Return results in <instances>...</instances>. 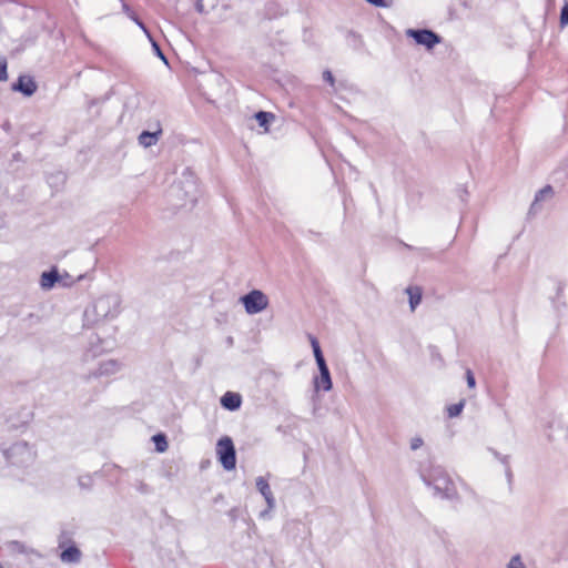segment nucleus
<instances>
[{
    "label": "nucleus",
    "instance_id": "f257e3e1",
    "mask_svg": "<svg viewBox=\"0 0 568 568\" xmlns=\"http://www.w3.org/2000/svg\"><path fill=\"white\" fill-rule=\"evenodd\" d=\"M310 342L320 369V377H317L315 381V387L317 389L329 390L332 388V379L328 367L321 351L320 343L317 338L312 335L310 336Z\"/></svg>",
    "mask_w": 568,
    "mask_h": 568
},
{
    "label": "nucleus",
    "instance_id": "f03ea898",
    "mask_svg": "<svg viewBox=\"0 0 568 568\" xmlns=\"http://www.w3.org/2000/svg\"><path fill=\"white\" fill-rule=\"evenodd\" d=\"M216 454L220 463L226 470H232L236 465V454L232 439L227 436L219 439L216 444Z\"/></svg>",
    "mask_w": 568,
    "mask_h": 568
},
{
    "label": "nucleus",
    "instance_id": "7ed1b4c3",
    "mask_svg": "<svg viewBox=\"0 0 568 568\" xmlns=\"http://www.w3.org/2000/svg\"><path fill=\"white\" fill-rule=\"evenodd\" d=\"M241 301L248 314L260 313L268 305L267 296L258 290H254L244 295Z\"/></svg>",
    "mask_w": 568,
    "mask_h": 568
},
{
    "label": "nucleus",
    "instance_id": "20e7f679",
    "mask_svg": "<svg viewBox=\"0 0 568 568\" xmlns=\"http://www.w3.org/2000/svg\"><path fill=\"white\" fill-rule=\"evenodd\" d=\"M407 34L412 37L418 44L425 45L427 49L434 48L440 42V38L430 30H408Z\"/></svg>",
    "mask_w": 568,
    "mask_h": 568
},
{
    "label": "nucleus",
    "instance_id": "39448f33",
    "mask_svg": "<svg viewBox=\"0 0 568 568\" xmlns=\"http://www.w3.org/2000/svg\"><path fill=\"white\" fill-rule=\"evenodd\" d=\"M11 89L12 91H18L27 97H30L37 91L38 85L32 77L20 75L17 82L12 84Z\"/></svg>",
    "mask_w": 568,
    "mask_h": 568
},
{
    "label": "nucleus",
    "instance_id": "423d86ee",
    "mask_svg": "<svg viewBox=\"0 0 568 568\" xmlns=\"http://www.w3.org/2000/svg\"><path fill=\"white\" fill-rule=\"evenodd\" d=\"M241 395L233 392H226L221 398L222 406L230 410L237 409L241 406Z\"/></svg>",
    "mask_w": 568,
    "mask_h": 568
},
{
    "label": "nucleus",
    "instance_id": "0eeeda50",
    "mask_svg": "<svg viewBox=\"0 0 568 568\" xmlns=\"http://www.w3.org/2000/svg\"><path fill=\"white\" fill-rule=\"evenodd\" d=\"M406 293L409 298L410 311L414 312L422 301L423 290L420 286L413 285L406 288Z\"/></svg>",
    "mask_w": 568,
    "mask_h": 568
},
{
    "label": "nucleus",
    "instance_id": "6e6552de",
    "mask_svg": "<svg viewBox=\"0 0 568 568\" xmlns=\"http://www.w3.org/2000/svg\"><path fill=\"white\" fill-rule=\"evenodd\" d=\"M80 557L81 552L75 546L68 547L60 555L63 562H77L80 560Z\"/></svg>",
    "mask_w": 568,
    "mask_h": 568
},
{
    "label": "nucleus",
    "instance_id": "1a4fd4ad",
    "mask_svg": "<svg viewBox=\"0 0 568 568\" xmlns=\"http://www.w3.org/2000/svg\"><path fill=\"white\" fill-rule=\"evenodd\" d=\"M161 132H162L161 130H159L158 132H154V133H151L149 131H143L139 135L140 144H142L145 148L153 145L156 142L158 135L161 134Z\"/></svg>",
    "mask_w": 568,
    "mask_h": 568
},
{
    "label": "nucleus",
    "instance_id": "9d476101",
    "mask_svg": "<svg viewBox=\"0 0 568 568\" xmlns=\"http://www.w3.org/2000/svg\"><path fill=\"white\" fill-rule=\"evenodd\" d=\"M255 119L258 122L260 126L264 128L265 132H267L268 124L275 119V115L271 112L258 111L255 114Z\"/></svg>",
    "mask_w": 568,
    "mask_h": 568
},
{
    "label": "nucleus",
    "instance_id": "9b49d317",
    "mask_svg": "<svg viewBox=\"0 0 568 568\" xmlns=\"http://www.w3.org/2000/svg\"><path fill=\"white\" fill-rule=\"evenodd\" d=\"M256 487L260 490V493L265 497L267 503H271L273 496L267 480L263 477H258L256 479Z\"/></svg>",
    "mask_w": 568,
    "mask_h": 568
},
{
    "label": "nucleus",
    "instance_id": "f8f14e48",
    "mask_svg": "<svg viewBox=\"0 0 568 568\" xmlns=\"http://www.w3.org/2000/svg\"><path fill=\"white\" fill-rule=\"evenodd\" d=\"M59 276L55 271L44 272L41 276V286L44 288H50L58 281Z\"/></svg>",
    "mask_w": 568,
    "mask_h": 568
},
{
    "label": "nucleus",
    "instance_id": "ddd939ff",
    "mask_svg": "<svg viewBox=\"0 0 568 568\" xmlns=\"http://www.w3.org/2000/svg\"><path fill=\"white\" fill-rule=\"evenodd\" d=\"M153 442L156 446L158 452L163 453L168 449V442H166L165 435L158 434V435L153 436Z\"/></svg>",
    "mask_w": 568,
    "mask_h": 568
},
{
    "label": "nucleus",
    "instance_id": "4468645a",
    "mask_svg": "<svg viewBox=\"0 0 568 568\" xmlns=\"http://www.w3.org/2000/svg\"><path fill=\"white\" fill-rule=\"evenodd\" d=\"M463 408H464V400L449 405L446 409L448 417H450V418L457 417L463 412Z\"/></svg>",
    "mask_w": 568,
    "mask_h": 568
},
{
    "label": "nucleus",
    "instance_id": "2eb2a0df",
    "mask_svg": "<svg viewBox=\"0 0 568 568\" xmlns=\"http://www.w3.org/2000/svg\"><path fill=\"white\" fill-rule=\"evenodd\" d=\"M8 62L7 59L1 57L0 58V81H7L8 79Z\"/></svg>",
    "mask_w": 568,
    "mask_h": 568
},
{
    "label": "nucleus",
    "instance_id": "dca6fc26",
    "mask_svg": "<svg viewBox=\"0 0 568 568\" xmlns=\"http://www.w3.org/2000/svg\"><path fill=\"white\" fill-rule=\"evenodd\" d=\"M560 24L562 27L567 26L568 24V0H565L564 2V7L561 9V13H560Z\"/></svg>",
    "mask_w": 568,
    "mask_h": 568
},
{
    "label": "nucleus",
    "instance_id": "f3484780",
    "mask_svg": "<svg viewBox=\"0 0 568 568\" xmlns=\"http://www.w3.org/2000/svg\"><path fill=\"white\" fill-rule=\"evenodd\" d=\"M466 381L469 388H474L476 385L475 376L471 369L466 371Z\"/></svg>",
    "mask_w": 568,
    "mask_h": 568
},
{
    "label": "nucleus",
    "instance_id": "a211bd4d",
    "mask_svg": "<svg viewBox=\"0 0 568 568\" xmlns=\"http://www.w3.org/2000/svg\"><path fill=\"white\" fill-rule=\"evenodd\" d=\"M508 568H526V567H525V566H524V564L521 562L520 557H519V556H515V557L510 560V562H509V565H508Z\"/></svg>",
    "mask_w": 568,
    "mask_h": 568
},
{
    "label": "nucleus",
    "instance_id": "6ab92c4d",
    "mask_svg": "<svg viewBox=\"0 0 568 568\" xmlns=\"http://www.w3.org/2000/svg\"><path fill=\"white\" fill-rule=\"evenodd\" d=\"M323 79L331 85V87H334L335 84V79H334V75L332 74V72L329 70H325L323 72Z\"/></svg>",
    "mask_w": 568,
    "mask_h": 568
},
{
    "label": "nucleus",
    "instance_id": "aec40b11",
    "mask_svg": "<svg viewBox=\"0 0 568 568\" xmlns=\"http://www.w3.org/2000/svg\"><path fill=\"white\" fill-rule=\"evenodd\" d=\"M551 193H552L551 186L547 185L542 190L539 191V193L536 196V200L538 201V200L542 199L545 195H549Z\"/></svg>",
    "mask_w": 568,
    "mask_h": 568
},
{
    "label": "nucleus",
    "instance_id": "412c9836",
    "mask_svg": "<svg viewBox=\"0 0 568 568\" xmlns=\"http://www.w3.org/2000/svg\"><path fill=\"white\" fill-rule=\"evenodd\" d=\"M367 2L377 6V7H385L386 2L385 0H366Z\"/></svg>",
    "mask_w": 568,
    "mask_h": 568
},
{
    "label": "nucleus",
    "instance_id": "4be33fe9",
    "mask_svg": "<svg viewBox=\"0 0 568 568\" xmlns=\"http://www.w3.org/2000/svg\"><path fill=\"white\" fill-rule=\"evenodd\" d=\"M422 445V439H415L413 443H412V448L413 449H417L419 446Z\"/></svg>",
    "mask_w": 568,
    "mask_h": 568
},
{
    "label": "nucleus",
    "instance_id": "5701e85b",
    "mask_svg": "<svg viewBox=\"0 0 568 568\" xmlns=\"http://www.w3.org/2000/svg\"><path fill=\"white\" fill-rule=\"evenodd\" d=\"M132 18L134 19V21H135V22H136V23H138V24H139V26L144 30V31H146V29H145L144 24H143L141 21H139V20H138L136 18H134V17H132Z\"/></svg>",
    "mask_w": 568,
    "mask_h": 568
},
{
    "label": "nucleus",
    "instance_id": "b1692460",
    "mask_svg": "<svg viewBox=\"0 0 568 568\" xmlns=\"http://www.w3.org/2000/svg\"><path fill=\"white\" fill-rule=\"evenodd\" d=\"M154 47L158 50L159 55L161 57V59L165 60L164 55L162 54V52L160 51L159 47L155 43H154Z\"/></svg>",
    "mask_w": 568,
    "mask_h": 568
}]
</instances>
